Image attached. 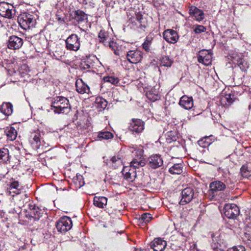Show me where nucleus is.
<instances>
[{"label": "nucleus", "mask_w": 251, "mask_h": 251, "mask_svg": "<svg viewBox=\"0 0 251 251\" xmlns=\"http://www.w3.org/2000/svg\"><path fill=\"white\" fill-rule=\"evenodd\" d=\"M166 140H167V142H168V143H171L172 142V141L173 140L171 139H168V138H167Z\"/></svg>", "instance_id": "51"}, {"label": "nucleus", "mask_w": 251, "mask_h": 251, "mask_svg": "<svg viewBox=\"0 0 251 251\" xmlns=\"http://www.w3.org/2000/svg\"><path fill=\"white\" fill-rule=\"evenodd\" d=\"M112 166L116 169L123 165L122 159L119 156H114L111 159Z\"/></svg>", "instance_id": "29"}, {"label": "nucleus", "mask_w": 251, "mask_h": 251, "mask_svg": "<svg viewBox=\"0 0 251 251\" xmlns=\"http://www.w3.org/2000/svg\"><path fill=\"white\" fill-rule=\"evenodd\" d=\"M145 165V162L141 158H140L139 160L137 159H134L130 162L129 168H134V170H135V168L144 166Z\"/></svg>", "instance_id": "28"}, {"label": "nucleus", "mask_w": 251, "mask_h": 251, "mask_svg": "<svg viewBox=\"0 0 251 251\" xmlns=\"http://www.w3.org/2000/svg\"><path fill=\"white\" fill-rule=\"evenodd\" d=\"M128 128L133 132H141L144 129V122L140 119H133L130 123Z\"/></svg>", "instance_id": "13"}, {"label": "nucleus", "mask_w": 251, "mask_h": 251, "mask_svg": "<svg viewBox=\"0 0 251 251\" xmlns=\"http://www.w3.org/2000/svg\"><path fill=\"white\" fill-rule=\"evenodd\" d=\"M166 245V242L160 238H155L150 244L151 248L154 251H163Z\"/></svg>", "instance_id": "16"}, {"label": "nucleus", "mask_w": 251, "mask_h": 251, "mask_svg": "<svg viewBox=\"0 0 251 251\" xmlns=\"http://www.w3.org/2000/svg\"><path fill=\"white\" fill-rule=\"evenodd\" d=\"M40 137V133L37 131L31 134L29 141L34 150H38L41 145Z\"/></svg>", "instance_id": "18"}, {"label": "nucleus", "mask_w": 251, "mask_h": 251, "mask_svg": "<svg viewBox=\"0 0 251 251\" xmlns=\"http://www.w3.org/2000/svg\"><path fill=\"white\" fill-rule=\"evenodd\" d=\"M147 97L152 101H154L159 99V96L157 94H153L151 92L147 93Z\"/></svg>", "instance_id": "43"}, {"label": "nucleus", "mask_w": 251, "mask_h": 251, "mask_svg": "<svg viewBox=\"0 0 251 251\" xmlns=\"http://www.w3.org/2000/svg\"><path fill=\"white\" fill-rule=\"evenodd\" d=\"M206 28L202 25H194V31L196 34H200L206 31Z\"/></svg>", "instance_id": "39"}, {"label": "nucleus", "mask_w": 251, "mask_h": 251, "mask_svg": "<svg viewBox=\"0 0 251 251\" xmlns=\"http://www.w3.org/2000/svg\"><path fill=\"white\" fill-rule=\"evenodd\" d=\"M240 171L242 176L249 177L251 176V163H249L243 165Z\"/></svg>", "instance_id": "24"}, {"label": "nucleus", "mask_w": 251, "mask_h": 251, "mask_svg": "<svg viewBox=\"0 0 251 251\" xmlns=\"http://www.w3.org/2000/svg\"><path fill=\"white\" fill-rule=\"evenodd\" d=\"M189 14L199 22L202 21L204 18V14L202 10L195 6H191L189 9Z\"/></svg>", "instance_id": "11"}, {"label": "nucleus", "mask_w": 251, "mask_h": 251, "mask_svg": "<svg viewBox=\"0 0 251 251\" xmlns=\"http://www.w3.org/2000/svg\"><path fill=\"white\" fill-rule=\"evenodd\" d=\"M173 62V59L168 56H162L160 59L161 66L171 67Z\"/></svg>", "instance_id": "25"}, {"label": "nucleus", "mask_w": 251, "mask_h": 251, "mask_svg": "<svg viewBox=\"0 0 251 251\" xmlns=\"http://www.w3.org/2000/svg\"><path fill=\"white\" fill-rule=\"evenodd\" d=\"M66 47L70 50L77 51L80 48V41L78 36L75 34L70 35L66 40Z\"/></svg>", "instance_id": "6"}, {"label": "nucleus", "mask_w": 251, "mask_h": 251, "mask_svg": "<svg viewBox=\"0 0 251 251\" xmlns=\"http://www.w3.org/2000/svg\"><path fill=\"white\" fill-rule=\"evenodd\" d=\"M113 137V135L112 133L107 131L100 132L98 135V137L99 138L104 140L111 139Z\"/></svg>", "instance_id": "34"}, {"label": "nucleus", "mask_w": 251, "mask_h": 251, "mask_svg": "<svg viewBox=\"0 0 251 251\" xmlns=\"http://www.w3.org/2000/svg\"><path fill=\"white\" fill-rule=\"evenodd\" d=\"M56 19L61 24H64L67 20L66 15L62 10L57 11Z\"/></svg>", "instance_id": "30"}, {"label": "nucleus", "mask_w": 251, "mask_h": 251, "mask_svg": "<svg viewBox=\"0 0 251 251\" xmlns=\"http://www.w3.org/2000/svg\"><path fill=\"white\" fill-rule=\"evenodd\" d=\"M182 164L181 163L175 164L169 169V172L172 174H180L182 172Z\"/></svg>", "instance_id": "26"}, {"label": "nucleus", "mask_w": 251, "mask_h": 251, "mask_svg": "<svg viewBox=\"0 0 251 251\" xmlns=\"http://www.w3.org/2000/svg\"><path fill=\"white\" fill-rule=\"evenodd\" d=\"M9 151L8 149H0V163H6L9 160Z\"/></svg>", "instance_id": "27"}, {"label": "nucleus", "mask_w": 251, "mask_h": 251, "mask_svg": "<svg viewBox=\"0 0 251 251\" xmlns=\"http://www.w3.org/2000/svg\"><path fill=\"white\" fill-rule=\"evenodd\" d=\"M70 17L78 23L84 21L87 19V15L80 10H77L72 11L70 13Z\"/></svg>", "instance_id": "21"}, {"label": "nucleus", "mask_w": 251, "mask_h": 251, "mask_svg": "<svg viewBox=\"0 0 251 251\" xmlns=\"http://www.w3.org/2000/svg\"><path fill=\"white\" fill-rule=\"evenodd\" d=\"M18 22L21 27L26 29L34 26L35 20L34 19L33 15L27 13H24L19 16Z\"/></svg>", "instance_id": "2"}, {"label": "nucleus", "mask_w": 251, "mask_h": 251, "mask_svg": "<svg viewBox=\"0 0 251 251\" xmlns=\"http://www.w3.org/2000/svg\"><path fill=\"white\" fill-rule=\"evenodd\" d=\"M245 235L246 238H247L248 240L251 241V228H249L247 230V232L245 233Z\"/></svg>", "instance_id": "49"}, {"label": "nucleus", "mask_w": 251, "mask_h": 251, "mask_svg": "<svg viewBox=\"0 0 251 251\" xmlns=\"http://www.w3.org/2000/svg\"><path fill=\"white\" fill-rule=\"evenodd\" d=\"M96 103L97 104V107L101 109H105L107 105L106 100L101 97H98L96 100Z\"/></svg>", "instance_id": "33"}, {"label": "nucleus", "mask_w": 251, "mask_h": 251, "mask_svg": "<svg viewBox=\"0 0 251 251\" xmlns=\"http://www.w3.org/2000/svg\"><path fill=\"white\" fill-rule=\"evenodd\" d=\"M109 46L113 50H114L115 54L118 55L116 50V49L117 48V44L115 42L113 41L110 42L109 43Z\"/></svg>", "instance_id": "46"}, {"label": "nucleus", "mask_w": 251, "mask_h": 251, "mask_svg": "<svg viewBox=\"0 0 251 251\" xmlns=\"http://www.w3.org/2000/svg\"><path fill=\"white\" fill-rule=\"evenodd\" d=\"M179 104L184 109L189 110L193 107V100L192 97L183 96L180 98Z\"/></svg>", "instance_id": "20"}, {"label": "nucleus", "mask_w": 251, "mask_h": 251, "mask_svg": "<svg viewBox=\"0 0 251 251\" xmlns=\"http://www.w3.org/2000/svg\"><path fill=\"white\" fill-rule=\"evenodd\" d=\"M75 85L76 90L78 93L89 94L90 92L89 87L81 78L76 80Z\"/></svg>", "instance_id": "17"}, {"label": "nucleus", "mask_w": 251, "mask_h": 251, "mask_svg": "<svg viewBox=\"0 0 251 251\" xmlns=\"http://www.w3.org/2000/svg\"><path fill=\"white\" fill-rule=\"evenodd\" d=\"M5 132L7 136V138L9 140L13 141L16 138L17 131L14 127H11L9 129L7 130Z\"/></svg>", "instance_id": "32"}, {"label": "nucleus", "mask_w": 251, "mask_h": 251, "mask_svg": "<svg viewBox=\"0 0 251 251\" xmlns=\"http://www.w3.org/2000/svg\"><path fill=\"white\" fill-rule=\"evenodd\" d=\"M212 240H213V243H214L215 244V246H214V248H220L221 247V243L217 242V243H215V239H214V238L213 237H212Z\"/></svg>", "instance_id": "50"}, {"label": "nucleus", "mask_w": 251, "mask_h": 251, "mask_svg": "<svg viewBox=\"0 0 251 251\" xmlns=\"http://www.w3.org/2000/svg\"><path fill=\"white\" fill-rule=\"evenodd\" d=\"M56 227L59 232L65 233L71 229L72 221L67 216L61 217L56 223Z\"/></svg>", "instance_id": "3"}, {"label": "nucleus", "mask_w": 251, "mask_h": 251, "mask_svg": "<svg viewBox=\"0 0 251 251\" xmlns=\"http://www.w3.org/2000/svg\"><path fill=\"white\" fill-rule=\"evenodd\" d=\"M15 13V10L12 4L4 1L0 2V15L6 18L11 19Z\"/></svg>", "instance_id": "4"}, {"label": "nucleus", "mask_w": 251, "mask_h": 251, "mask_svg": "<svg viewBox=\"0 0 251 251\" xmlns=\"http://www.w3.org/2000/svg\"><path fill=\"white\" fill-rule=\"evenodd\" d=\"M23 44V40L17 36L12 35L9 37L7 43L8 48L11 50L20 49Z\"/></svg>", "instance_id": "9"}, {"label": "nucleus", "mask_w": 251, "mask_h": 251, "mask_svg": "<svg viewBox=\"0 0 251 251\" xmlns=\"http://www.w3.org/2000/svg\"><path fill=\"white\" fill-rule=\"evenodd\" d=\"M233 59L236 63L243 72H246L250 66V63L248 60L245 58L242 54L236 57H233Z\"/></svg>", "instance_id": "15"}, {"label": "nucleus", "mask_w": 251, "mask_h": 251, "mask_svg": "<svg viewBox=\"0 0 251 251\" xmlns=\"http://www.w3.org/2000/svg\"><path fill=\"white\" fill-rule=\"evenodd\" d=\"M0 110L5 115H10L13 112V105L10 102H3L0 106Z\"/></svg>", "instance_id": "22"}, {"label": "nucleus", "mask_w": 251, "mask_h": 251, "mask_svg": "<svg viewBox=\"0 0 251 251\" xmlns=\"http://www.w3.org/2000/svg\"><path fill=\"white\" fill-rule=\"evenodd\" d=\"M136 19L140 24V27L141 28H145L146 27V25H145L144 22H143V15H142L141 13L138 12L136 14Z\"/></svg>", "instance_id": "40"}, {"label": "nucleus", "mask_w": 251, "mask_h": 251, "mask_svg": "<svg viewBox=\"0 0 251 251\" xmlns=\"http://www.w3.org/2000/svg\"><path fill=\"white\" fill-rule=\"evenodd\" d=\"M194 191L193 188L187 187L181 192V199L179 204L184 205L190 202L194 198Z\"/></svg>", "instance_id": "8"}, {"label": "nucleus", "mask_w": 251, "mask_h": 251, "mask_svg": "<svg viewBox=\"0 0 251 251\" xmlns=\"http://www.w3.org/2000/svg\"><path fill=\"white\" fill-rule=\"evenodd\" d=\"M227 251H245V250L243 246H239L238 247H234L230 248Z\"/></svg>", "instance_id": "45"}, {"label": "nucleus", "mask_w": 251, "mask_h": 251, "mask_svg": "<svg viewBox=\"0 0 251 251\" xmlns=\"http://www.w3.org/2000/svg\"><path fill=\"white\" fill-rule=\"evenodd\" d=\"M208 54H210L207 50H202L199 51L198 57H205Z\"/></svg>", "instance_id": "47"}, {"label": "nucleus", "mask_w": 251, "mask_h": 251, "mask_svg": "<svg viewBox=\"0 0 251 251\" xmlns=\"http://www.w3.org/2000/svg\"><path fill=\"white\" fill-rule=\"evenodd\" d=\"M107 34L104 31L101 30L99 34V37L100 38V42H104L107 39Z\"/></svg>", "instance_id": "44"}, {"label": "nucleus", "mask_w": 251, "mask_h": 251, "mask_svg": "<svg viewBox=\"0 0 251 251\" xmlns=\"http://www.w3.org/2000/svg\"><path fill=\"white\" fill-rule=\"evenodd\" d=\"M152 39L151 37L147 36L145 42L142 44L143 49L147 51H149L150 50Z\"/></svg>", "instance_id": "36"}, {"label": "nucleus", "mask_w": 251, "mask_h": 251, "mask_svg": "<svg viewBox=\"0 0 251 251\" xmlns=\"http://www.w3.org/2000/svg\"><path fill=\"white\" fill-rule=\"evenodd\" d=\"M239 207L234 203L226 204L224 206V213L228 219H234L239 214Z\"/></svg>", "instance_id": "7"}, {"label": "nucleus", "mask_w": 251, "mask_h": 251, "mask_svg": "<svg viewBox=\"0 0 251 251\" xmlns=\"http://www.w3.org/2000/svg\"><path fill=\"white\" fill-rule=\"evenodd\" d=\"M122 173L128 181L132 182L136 177V170L134 168L125 167L122 170Z\"/></svg>", "instance_id": "19"}, {"label": "nucleus", "mask_w": 251, "mask_h": 251, "mask_svg": "<svg viewBox=\"0 0 251 251\" xmlns=\"http://www.w3.org/2000/svg\"><path fill=\"white\" fill-rule=\"evenodd\" d=\"M198 61L205 66H208L211 63V55L208 54L205 57H198Z\"/></svg>", "instance_id": "31"}, {"label": "nucleus", "mask_w": 251, "mask_h": 251, "mask_svg": "<svg viewBox=\"0 0 251 251\" xmlns=\"http://www.w3.org/2000/svg\"><path fill=\"white\" fill-rule=\"evenodd\" d=\"M19 186V183L17 181H13L12 182H10L9 184V189L10 190H12L13 192L16 194H18L19 189L18 188Z\"/></svg>", "instance_id": "38"}, {"label": "nucleus", "mask_w": 251, "mask_h": 251, "mask_svg": "<svg viewBox=\"0 0 251 251\" xmlns=\"http://www.w3.org/2000/svg\"><path fill=\"white\" fill-rule=\"evenodd\" d=\"M164 39L168 43H176L178 39V36L176 31L173 29H167L163 33Z\"/></svg>", "instance_id": "12"}, {"label": "nucleus", "mask_w": 251, "mask_h": 251, "mask_svg": "<svg viewBox=\"0 0 251 251\" xmlns=\"http://www.w3.org/2000/svg\"><path fill=\"white\" fill-rule=\"evenodd\" d=\"M107 199L104 197H95L94 198V204L99 207L102 208L106 205Z\"/></svg>", "instance_id": "23"}, {"label": "nucleus", "mask_w": 251, "mask_h": 251, "mask_svg": "<svg viewBox=\"0 0 251 251\" xmlns=\"http://www.w3.org/2000/svg\"><path fill=\"white\" fill-rule=\"evenodd\" d=\"M30 209L31 210V214H32L34 216H40V215L41 214V210H40L38 207H36L35 205H31Z\"/></svg>", "instance_id": "41"}, {"label": "nucleus", "mask_w": 251, "mask_h": 251, "mask_svg": "<svg viewBox=\"0 0 251 251\" xmlns=\"http://www.w3.org/2000/svg\"><path fill=\"white\" fill-rule=\"evenodd\" d=\"M163 159L158 154L151 155L149 157L148 163L149 166L152 169H156L163 165Z\"/></svg>", "instance_id": "14"}, {"label": "nucleus", "mask_w": 251, "mask_h": 251, "mask_svg": "<svg viewBox=\"0 0 251 251\" xmlns=\"http://www.w3.org/2000/svg\"><path fill=\"white\" fill-rule=\"evenodd\" d=\"M151 215L148 213H145L141 215V217L139 218V220L141 223H145L147 224L152 219Z\"/></svg>", "instance_id": "35"}, {"label": "nucleus", "mask_w": 251, "mask_h": 251, "mask_svg": "<svg viewBox=\"0 0 251 251\" xmlns=\"http://www.w3.org/2000/svg\"><path fill=\"white\" fill-rule=\"evenodd\" d=\"M104 80L105 82H108L113 84H117L119 82L118 78L114 76L105 77Z\"/></svg>", "instance_id": "42"}, {"label": "nucleus", "mask_w": 251, "mask_h": 251, "mask_svg": "<svg viewBox=\"0 0 251 251\" xmlns=\"http://www.w3.org/2000/svg\"><path fill=\"white\" fill-rule=\"evenodd\" d=\"M80 67L83 70H88L91 68V65L86 62H84L81 64Z\"/></svg>", "instance_id": "48"}, {"label": "nucleus", "mask_w": 251, "mask_h": 251, "mask_svg": "<svg viewBox=\"0 0 251 251\" xmlns=\"http://www.w3.org/2000/svg\"><path fill=\"white\" fill-rule=\"evenodd\" d=\"M209 195L211 199H214L218 192L223 191L226 188V184L221 181H214L210 183L209 185Z\"/></svg>", "instance_id": "5"}, {"label": "nucleus", "mask_w": 251, "mask_h": 251, "mask_svg": "<svg viewBox=\"0 0 251 251\" xmlns=\"http://www.w3.org/2000/svg\"><path fill=\"white\" fill-rule=\"evenodd\" d=\"M231 96L230 94L226 95L225 97L221 98L222 102H225V104L230 105L234 101Z\"/></svg>", "instance_id": "37"}, {"label": "nucleus", "mask_w": 251, "mask_h": 251, "mask_svg": "<svg viewBox=\"0 0 251 251\" xmlns=\"http://www.w3.org/2000/svg\"><path fill=\"white\" fill-rule=\"evenodd\" d=\"M126 57L130 63L136 64L142 60V54L138 50H130L127 52Z\"/></svg>", "instance_id": "10"}, {"label": "nucleus", "mask_w": 251, "mask_h": 251, "mask_svg": "<svg viewBox=\"0 0 251 251\" xmlns=\"http://www.w3.org/2000/svg\"><path fill=\"white\" fill-rule=\"evenodd\" d=\"M71 109L69 100L64 97H56L51 100V110L54 113H67Z\"/></svg>", "instance_id": "1"}]
</instances>
